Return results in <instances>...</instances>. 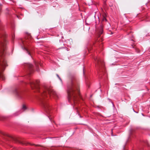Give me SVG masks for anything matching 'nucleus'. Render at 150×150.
Masks as SVG:
<instances>
[{"instance_id": "f257e3e1", "label": "nucleus", "mask_w": 150, "mask_h": 150, "mask_svg": "<svg viewBox=\"0 0 150 150\" xmlns=\"http://www.w3.org/2000/svg\"><path fill=\"white\" fill-rule=\"evenodd\" d=\"M71 81L67 86V93L68 100L69 102L76 105V101L77 100L78 96L79 95V81L75 76H70Z\"/></svg>"}, {"instance_id": "f03ea898", "label": "nucleus", "mask_w": 150, "mask_h": 150, "mask_svg": "<svg viewBox=\"0 0 150 150\" xmlns=\"http://www.w3.org/2000/svg\"><path fill=\"white\" fill-rule=\"evenodd\" d=\"M28 81L26 83V84H29L31 86L32 89H35L38 92L40 93L42 96L47 95L52 96L54 97H58V96L52 88L51 86H45L43 87L40 88L39 86V81H34L28 79Z\"/></svg>"}, {"instance_id": "7ed1b4c3", "label": "nucleus", "mask_w": 150, "mask_h": 150, "mask_svg": "<svg viewBox=\"0 0 150 150\" xmlns=\"http://www.w3.org/2000/svg\"><path fill=\"white\" fill-rule=\"evenodd\" d=\"M6 37V35L4 32L0 33V79L3 80L5 78L1 71H3L7 66L6 61L3 57L7 43Z\"/></svg>"}, {"instance_id": "20e7f679", "label": "nucleus", "mask_w": 150, "mask_h": 150, "mask_svg": "<svg viewBox=\"0 0 150 150\" xmlns=\"http://www.w3.org/2000/svg\"><path fill=\"white\" fill-rule=\"evenodd\" d=\"M94 59L96 62V66L97 67L100 71L101 67H103L104 65L103 61L99 57H95Z\"/></svg>"}, {"instance_id": "39448f33", "label": "nucleus", "mask_w": 150, "mask_h": 150, "mask_svg": "<svg viewBox=\"0 0 150 150\" xmlns=\"http://www.w3.org/2000/svg\"><path fill=\"white\" fill-rule=\"evenodd\" d=\"M40 101L41 104L42 106L45 110L48 113L51 109L50 106L46 101V100H44L42 98H40Z\"/></svg>"}, {"instance_id": "423d86ee", "label": "nucleus", "mask_w": 150, "mask_h": 150, "mask_svg": "<svg viewBox=\"0 0 150 150\" xmlns=\"http://www.w3.org/2000/svg\"><path fill=\"white\" fill-rule=\"evenodd\" d=\"M25 67L26 69L29 71V73H32L33 71V66L30 64H25Z\"/></svg>"}, {"instance_id": "0eeeda50", "label": "nucleus", "mask_w": 150, "mask_h": 150, "mask_svg": "<svg viewBox=\"0 0 150 150\" xmlns=\"http://www.w3.org/2000/svg\"><path fill=\"white\" fill-rule=\"evenodd\" d=\"M14 93L18 98L22 99L23 98V94L21 91H18L17 89H15L14 91Z\"/></svg>"}, {"instance_id": "6e6552de", "label": "nucleus", "mask_w": 150, "mask_h": 150, "mask_svg": "<svg viewBox=\"0 0 150 150\" xmlns=\"http://www.w3.org/2000/svg\"><path fill=\"white\" fill-rule=\"evenodd\" d=\"M23 48H24V49H25L26 52H27V53L29 55H30V50L29 49H27L25 47L23 48V47H22Z\"/></svg>"}, {"instance_id": "1a4fd4ad", "label": "nucleus", "mask_w": 150, "mask_h": 150, "mask_svg": "<svg viewBox=\"0 0 150 150\" xmlns=\"http://www.w3.org/2000/svg\"><path fill=\"white\" fill-rule=\"evenodd\" d=\"M0 134H2V135H4V136L6 135V136H7L9 137L8 135L6 134L4 132H2V131H1V130H0Z\"/></svg>"}, {"instance_id": "9d476101", "label": "nucleus", "mask_w": 150, "mask_h": 150, "mask_svg": "<svg viewBox=\"0 0 150 150\" xmlns=\"http://www.w3.org/2000/svg\"><path fill=\"white\" fill-rule=\"evenodd\" d=\"M103 33V30L101 28H100V30L99 32V34L101 35Z\"/></svg>"}, {"instance_id": "9b49d317", "label": "nucleus", "mask_w": 150, "mask_h": 150, "mask_svg": "<svg viewBox=\"0 0 150 150\" xmlns=\"http://www.w3.org/2000/svg\"><path fill=\"white\" fill-rule=\"evenodd\" d=\"M22 109L24 110H26V106L25 105H23V106Z\"/></svg>"}, {"instance_id": "f8f14e48", "label": "nucleus", "mask_w": 150, "mask_h": 150, "mask_svg": "<svg viewBox=\"0 0 150 150\" xmlns=\"http://www.w3.org/2000/svg\"><path fill=\"white\" fill-rule=\"evenodd\" d=\"M19 112H17L14 113V115L15 116H16L18 115L19 114L18 113Z\"/></svg>"}, {"instance_id": "ddd939ff", "label": "nucleus", "mask_w": 150, "mask_h": 150, "mask_svg": "<svg viewBox=\"0 0 150 150\" xmlns=\"http://www.w3.org/2000/svg\"><path fill=\"white\" fill-rule=\"evenodd\" d=\"M57 75V77L61 81H62V79H61V78L59 76V75L58 74H56Z\"/></svg>"}, {"instance_id": "4468645a", "label": "nucleus", "mask_w": 150, "mask_h": 150, "mask_svg": "<svg viewBox=\"0 0 150 150\" xmlns=\"http://www.w3.org/2000/svg\"><path fill=\"white\" fill-rule=\"evenodd\" d=\"M102 21H106L107 20H106V18L104 17H103V19H102Z\"/></svg>"}, {"instance_id": "2eb2a0df", "label": "nucleus", "mask_w": 150, "mask_h": 150, "mask_svg": "<svg viewBox=\"0 0 150 150\" xmlns=\"http://www.w3.org/2000/svg\"><path fill=\"white\" fill-rule=\"evenodd\" d=\"M2 30L1 27V24L0 23V30Z\"/></svg>"}, {"instance_id": "dca6fc26", "label": "nucleus", "mask_w": 150, "mask_h": 150, "mask_svg": "<svg viewBox=\"0 0 150 150\" xmlns=\"http://www.w3.org/2000/svg\"><path fill=\"white\" fill-rule=\"evenodd\" d=\"M14 38V36H13V35H12V39L13 40Z\"/></svg>"}, {"instance_id": "f3484780", "label": "nucleus", "mask_w": 150, "mask_h": 150, "mask_svg": "<svg viewBox=\"0 0 150 150\" xmlns=\"http://www.w3.org/2000/svg\"><path fill=\"white\" fill-rule=\"evenodd\" d=\"M21 143L23 144H26L25 143L21 142Z\"/></svg>"}, {"instance_id": "a211bd4d", "label": "nucleus", "mask_w": 150, "mask_h": 150, "mask_svg": "<svg viewBox=\"0 0 150 150\" xmlns=\"http://www.w3.org/2000/svg\"><path fill=\"white\" fill-rule=\"evenodd\" d=\"M4 119V117H3V118H0V120H2V119Z\"/></svg>"}, {"instance_id": "6ab92c4d", "label": "nucleus", "mask_w": 150, "mask_h": 150, "mask_svg": "<svg viewBox=\"0 0 150 150\" xmlns=\"http://www.w3.org/2000/svg\"><path fill=\"white\" fill-rule=\"evenodd\" d=\"M78 115H79L80 117H81V116L79 115V113H78Z\"/></svg>"}, {"instance_id": "aec40b11", "label": "nucleus", "mask_w": 150, "mask_h": 150, "mask_svg": "<svg viewBox=\"0 0 150 150\" xmlns=\"http://www.w3.org/2000/svg\"><path fill=\"white\" fill-rule=\"evenodd\" d=\"M35 66H36V67H37V65L36 63H35Z\"/></svg>"}, {"instance_id": "412c9836", "label": "nucleus", "mask_w": 150, "mask_h": 150, "mask_svg": "<svg viewBox=\"0 0 150 150\" xmlns=\"http://www.w3.org/2000/svg\"><path fill=\"white\" fill-rule=\"evenodd\" d=\"M132 129H131L130 130V132H131V133H132Z\"/></svg>"}, {"instance_id": "4be33fe9", "label": "nucleus", "mask_w": 150, "mask_h": 150, "mask_svg": "<svg viewBox=\"0 0 150 150\" xmlns=\"http://www.w3.org/2000/svg\"><path fill=\"white\" fill-rule=\"evenodd\" d=\"M83 73H84V68H83Z\"/></svg>"}, {"instance_id": "5701e85b", "label": "nucleus", "mask_w": 150, "mask_h": 150, "mask_svg": "<svg viewBox=\"0 0 150 150\" xmlns=\"http://www.w3.org/2000/svg\"><path fill=\"white\" fill-rule=\"evenodd\" d=\"M81 124V125H84V124H82V123H80V124Z\"/></svg>"}, {"instance_id": "b1692460", "label": "nucleus", "mask_w": 150, "mask_h": 150, "mask_svg": "<svg viewBox=\"0 0 150 150\" xmlns=\"http://www.w3.org/2000/svg\"><path fill=\"white\" fill-rule=\"evenodd\" d=\"M49 119H50V121H52V120H50V118H49Z\"/></svg>"}, {"instance_id": "393cba45", "label": "nucleus", "mask_w": 150, "mask_h": 150, "mask_svg": "<svg viewBox=\"0 0 150 150\" xmlns=\"http://www.w3.org/2000/svg\"><path fill=\"white\" fill-rule=\"evenodd\" d=\"M112 104L113 105V106L114 105V104H113V103H112Z\"/></svg>"}, {"instance_id": "a878e982", "label": "nucleus", "mask_w": 150, "mask_h": 150, "mask_svg": "<svg viewBox=\"0 0 150 150\" xmlns=\"http://www.w3.org/2000/svg\"><path fill=\"white\" fill-rule=\"evenodd\" d=\"M134 112H136V113H137V112H135V111H134Z\"/></svg>"}]
</instances>
